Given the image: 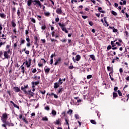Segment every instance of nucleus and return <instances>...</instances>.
<instances>
[{
    "mask_svg": "<svg viewBox=\"0 0 129 129\" xmlns=\"http://www.w3.org/2000/svg\"><path fill=\"white\" fill-rule=\"evenodd\" d=\"M9 115L10 114H7V113H4L2 114V116L1 117V120L3 122V123H7V120L8 118Z\"/></svg>",
    "mask_w": 129,
    "mask_h": 129,
    "instance_id": "1",
    "label": "nucleus"
},
{
    "mask_svg": "<svg viewBox=\"0 0 129 129\" xmlns=\"http://www.w3.org/2000/svg\"><path fill=\"white\" fill-rule=\"evenodd\" d=\"M32 63V59L29 58L28 60H26L25 62H23V65H26L27 68H30L31 64Z\"/></svg>",
    "mask_w": 129,
    "mask_h": 129,
    "instance_id": "2",
    "label": "nucleus"
},
{
    "mask_svg": "<svg viewBox=\"0 0 129 129\" xmlns=\"http://www.w3.org/2000/svg\"><path fill=\"white\" fill-rule=\"evenodd\" d=\"M28 86H29L28 85H24V87L23 86L21 87V90H22V91H23V92H24V93H25V94H28V92L26 90V89H28Z\"/></svg>",
    "mask_w": 129,
    "mask_h": 129,
    "instance_id": "3",
    "label": "nucleus"
},
{
    "mask_svg": "<svg viewBox=\"0 0 129 129\" xmlns=\"http://www.w3.org/2000/svg\"><path fill=\"white\" fill-rule=\"evenodd\" d=\"M32 79L34 80L38 81V80H40L41 79V76H37V74H35L34 75V76L32 78Z\"/></svg>",
    "mask_w": 129,
    "mask_h": 129,
    "instance_id": "4",
    "label": "nucleus"
},
{
    "mask_svg": "<svg viewBox=\"0 0 129 129\" xmlns=\"http://www.w3.org/2000/svg\"><path fill=\"white\" fill-rule=\"evenodd\" d=\"M40 1L39 0H33V6H36V7H38L39 5H40Z\"/></svg>",
    "mask_w": 129,
    "mask_h": 129,
    "instance_id": "5",
    "label": "nucleus"
},
{
    "mask_svg": "<svg viewBox=\"0 0 129 129\" xmlns=\"http://www.w3.org/2000/svg\"><path fill=\"white\" fill-rule=\"evenodd\" d=\"M53 123L55 125H58L59 124H61V119L58 118V119H56L55 120V121H54L53 122Z\"/></svg>",
    "mask_w": 129,
    "mask_h": 129,
    "instance_id": "6",
    "label": "nucleus"
},
{
    "mask_svg": "<svg viewBox=\"0 0 129 129\" xmlns=\"http://www.w3.org/2000/svg\"><path fill=\"white\" fill-rule=\"evenodd\" d=\"M61 60H62V58H61V57H58L57 59L56 60L54 63L55 66H57V65H58V64L60 63Z\"/></svg>",
    "mask_w": 129,
    "mask_h": 129,
    "instance_id": "7",
    "label": "nucleus"
},
{
    "mask_svg": "<svg viewBox=\"0 0 129 129\" xmlns=\"http://www.w3.org/2000/svg\"><path fill=\"white\" fill-rule=\"evenodd\" d=\"M56 13L57 15H62V9H61V8H57L56 10Z\"/></svg>",
    "mask_w": 129,
    "mask_h": 129,
    "instance_id": "8",
    "label": "nucleus"
},
{
    "mask_svg": "<svg viewBox=\"0 0 129 129\" xmlns=\"http://www.w3.org/2000/svg\"><path fill=\"white\" fill-rule=\"evenodd\" d=\"M34 0H28L27 1V6L28 7H31L32 6V4H33Z\"/></svg>",
    "mask_w": 129,
    "mask_h": 129,
    "instance_id": "9",
    "label": "nucleus"
},
{
    "mask_svg": "<svg viewBox=\"0 0 129 129\" xmlns=\"http://www.w3.org/2000/svg\"><path fill=\"white\" fill-rule=\"evenodd\" d=\"M13 90H14L15 92L16 93L20 92V91H21V90L18 87H14L13 88Z\"/></svg>",
    "mask_w": 129,
    "mask_h": 129,
    "instance_id": "10",
    "label": "nucleus"
},
{
    "mask_svg": "<svg viewBox=\"0 0 129 129\" xmlns=\"http://www.w3.org/2000/svg\"><path fill=\"white\" fill-rule=\"evenodd\" d=\"M62 91H64V88H62V86H61L57 90V93H58V94L60 93L61 94V93H62Z\"/></svg>",
    "mask_w": 129,
    "mask_h": 129,
    "instance_id": "11",
    "label": "nucleus"
},
{
    "mask_svg": "<svg viewBox=\"0 0 129 129\" xmlns=\"http://www.w3.org/2000/svg\"><path fill=\"white\" fill-rule=\"evenodd\" d=\"M34 40H35V42H34V44L36 45V46H38V41H39V38H38V37L37 36H34Z\"/></svg>",
    "mask_w": 129,
    "mask_h": 129,
    "instance_id": "12",
    "label": "nucleus"
},
{
    "mask_svg": "<svg viewBox=\"0 0 129 129\" xmlns=\"http://www.w3.org/2000/svg\"><path fill=\"white\" fill-rule=\"evenodd\" d=\"M60 87V84H59V83L58 82H55L54 83V88L55 89H57V88H58V87Z\"/></svg>",
    "mask_w": 129,
    "mask_h": 129,
    "instance_id": "13",
    "label": "nucleus"
},
{
    "mask_svg": "<svg viewBox=\"0 0 129 129\" xmlns=\"http://www.w3.org/2000/svg\"><path fill=\"white\" fill-rule=\"evenodd\" d=\"M40 81H41V80H37L36 82H32L31 83L32 84H34L35 86H37L40 84Z\"/></svg>",
    "mask_w": 129,
    "mask_h": 129,
    "instance_id": "14",
    "label": "nucleus"
},
{
    "mask_svg": "<svg viewBox=\"0 0 129 129\" xmlns=\"http://www.w3.org/2000/svg\"><path fill=\"white\" fill-rule=\"evenodd\" d=\"M4 55L6 59H9V58L10 57V56H9V54H8V52L7 51L4 52Z\"/></svg>",
    "mask_w": 129,
    "mask_h": 129,
    "instance_id": "15",
    "label": "nucleus"
},
{
    "mask_svg": "<svg viewBox=\"0 0 129 129\" xmlns=\"http://www.w3.org/2000/svg\"><path fill=\"white\" fill-rule=\"evenodd\" d=\"M50 69L49 68H48L47 69H46V68H44V72L46 74H49V72H50Z\"/></svg>",
    "mask_w": 129,
    "mask_h": 129,
    "instance_id": "16",
    "label": "nucleus"
},
{
    "mask_svg": "<svg viewBox=\"0 0 129 129\" xmlns=\"http://www.w3.org/2000/svg\"><path fill=\"white\" fill-rule=\"evenodd\" d=\"M20 68H21V72L23 73V74H25V67H24V64H22Z\"/></svg>",
    "mask_w": 129,
    "mask_h": 129,
    "instance_id": "17",
    "label": "nucleus"
},
{
    "mask_svg": "<svg viewBox=\"0 0 129 129\" xmlns=\"http://www.w3.org/2000/svg\"><path fill=\"white\" fill-rule=\"evenodd\" d=\"M81 58V56H80V55H77L75 57V60L76 61H79L80 60V58Z\"/></svg>",
    "mask_w": 129,
    "mask_h": 129,
    "instance_id": "18",
    "label": "nucleus"
},
{
    "mask_svg": "<svg viewBox=\"0 0 129 129\" xmlns=\"http://www.w3.org/2000/svg\"><path fill=\"white\" fill-rule=\"evenodd\" d=\"M117 96H118V95H117L116 92H113V99H115V98H116Z\"/></svg>",
    "mask_w": 129,
    "mask_h": 129,
    "instance_id": "19",
    "label": "nucleus"
},
{
    "mask_svg": "<svg viewBox=\"0 0 129 129\" xmlns=\"http://www.w3.org/2000/svg\"><path fill=\"white\" fill-rule=\"evenodd\" d=\"M90 58L93 60V61H95L96 59L95 58V56L93 54H91L89 55Z\"/></svg>",
    "mask_w": 129,
    "mask_h": 129,
    "instance_id": "20",
    "label": "nucleus"
},
{
    "mask_svg": "<svg viewBox=\"0 0 129 129\" xmlns=\"http://www.w3.org/2000/svg\"><path fill=\"white\" fill-rule=\"evenodd\" d=\"M0 17L2 18V19H6L7 15H6L5 13H0Z\"/></svg>",
    "mask_w": 129,
    "mask_h": 129,
    "instance_id": "21",
    "label": "nucleus"
},
{
    "mask_svg": "<svg viewBox=\"0 0 129 129\" xmlns=\"http://www.w3.org/2000/svg\"><path fill=\"white\" fill-rule=\"evenodd\" d=\"M58 26L60 27V28L62 29L64 28H65V25L64 24H61V23H58Z\"/></svg>",
    "mask_w": 129,
    "mask_h": 129,
    "instance_id": "22",
    "label": "nucleus"
},
{
    "mask_svg": "<svg viewBox=\"0 0 129 129\" xmlns=\"http://www.w3.org/2000/svg\"><path fill=\"white\" fill-rule=\"evenodd\" d=\"M73 112V110H72V109H69L67 112V113L68 114H70V115H71V114H72Z\"/></svg>",
    "mask_w": 129,
    "mask_h": 129,
    "instance_id": "23",
    "label": "nucleus"
},
{
    "mask_svg": "<svg viewBox=\"0 0 129 129\" xmlns=\"http://www.w3.org/2000/svg\"><path fill=\"white\" fill-rule=\"evenodd\" d=\"M57 83H59V85L63 84V79H61V78H60Z\"/></svg>",
    "mask_w": 129,
    "mask_h": 129,
    "instance_id": "24",
    "label": "nucleus"
},
{
    "mask_svg": "<svg viewBox=\"0 0 129 129\" xmlns=\"http://www.w3.org/2000/svg\"><path fill=\"white\" fill-rule=\"evenodd\" d=\"M17 15L18 17H20L21 16V11L20 10V8H18L17 12Z\"/></svg>",
    "mask_w": 129,
    "mask_h": 129,
    "instance_id": "25",
    "label": "nucleus"
},
{
    "mask_svg": "<svg viewBox=\"0 0 129 129\" xmlns=\"http://www.w3.org/2000/svg\"><path fill=\"white\" fill-rule=\"evenodd\" d=\"M41 120L43 121H48V117H47V116L43 117H42Z\"/></svg>",
    "mask_w": 129,
    "mask_h": 129,
    "instance_id": "26",
    "label": "nucleus"
},
{
    "mask_svg": "<svg viewBox=\"0 0 129 129\" xmlns=\"http://www.w3.org/2000/svg\"><path fill=\"white\" fill-rule=\"evenodd\" d=\"M11 25L13 28H15V27H16V26H17V24H16V23H15V22H14V21H11Z\"/></svg>",
    "mask_w": 129,
    "mask_h": 129,
    "instance_id": "27",
    "label": "nucleus"
},
{
    "mask_svg": "<svg viewBox=\"0 0 129 129\" xmlns=\"http://www.w3.org/2000/svg\"><path fill=\"white\" fill-rule=\"evenodd\" d=\"M78 98H79V97H75V102H76V101H77V102H81V99H79V100H78Z\"/></svg>",
    "mask_w": 129,
    "mask_h": 129,
    "instance_id": "28",
    "label": "nucleus"
},
{
    "mask_svg": "<svg viewBox=\"0 0 129 129\" xmlns=\"http://www.w3.org/2000/svg\"><path fill=\"white\" fill-rule=\"evenodd\" d=\"M51 114H52V115L55 116V115H56V114H57V112H56L55 111V110H52L51 111Z\"/></svg>",
    "mask_w": 129,
    "mask_h": 129,
    "instance_id": "29",
    "label": "nucleus"
},
{
    "mask_svg": "<svg viewBox=\"0 0 129 129\" xmlns=\"http://www.w3.org/2000/svg\"><path fill=\"white\" fill-rule=\"evenodd\" d=\"M112 73H113V71L110 72L109 74V75L110 76V78L111 80L112 81H113V80H114V79L112 78V77H111V75H110V74H112Z\"/></svg>",
    "mask_w": 129,
    "mask_h": 129,
    "instance_id": "30",
    "label": "nucleus"
},
{
    "mask_svg": "<svg viewBox=\"0 0 129 129\" xmlns=\"http://www.w3.org/2000/svg\"><path fill=\"white\" fill-rule=\"evenodd\" d=\"M23 121H24V122H25V123L26 124H28L29 123V121H28V120H27V119H26V118H22Z\"/></svg>",
    "mask_w": 129,
    "mask_h": 129,
    "instance_id": "31",
    "label": "nucleus"
},
{
    "mask_svg": "<svg viewBox=\"0 0 129 129\" xmlns=\"http://www.w3.org/2000/svg\"><path fill=\"white\" fill-rule=\"evenodd\" d=\"M28 92L29 95H31V96H34V93H33V92L31 91H29Z\"/></svg>",
    "mask_w": 129,
    "mask_h": 129,
    "instance_id": "32",
    "label": "nucleus"
},
{
    "mask_svg": "<svg viewBox=\"0 0 129 129\" xmlns=\"http://www.w3.org/2000/svg\"><path fill=\"white\" fill-rule=\"evenodd\" d=\"M21 41H20V45H22L23 44H25V43L26 42V41L24 39H22V38H21Z\"/></svg>",
    "mask_w": 129,
    "mask_h": 129,
    "instance_id": "33",
    "label": "nucleus"
},
{
    "mask_svg": "<svg viewBox=\"0 0 129 129\" xmlns=\"http://www.w3.org/2000/svg\"><path fill=\"white\" fill-rule=\"evenodd\" d=\"M111 14H112L113 16H117V13L115 12L114 11H111Z\"/></svg>",
    "mask_w": 129,
    "mask_h": 129,
    "instance_id": "34",
    "label": "nucleus"
},
{
    "mask_svg": "<svg viewBox=\"0 0 129 129\" xmlns=\"http://www.w3.org/2000/svg\"><path fill=\"white\" fill-rule=\"evenodd\" d=\"M117 92H118V94L119 96H122V93H121L120 90H118L117 91Z\"/></svg>",
    "mask_w": 129,
    "mask_h": 129,
    "instance_id": "35",
    "label": "nucleus"
},
{
    "mask_svg": "<svg viewBox=\"0 0 129 129\" xmlns=\"http://www.w3.org/2000/svg\"><path fill=\"white\" fill-rule=\"evenodd\" d=\"M90 122L91 123H92L93 124H96L97 122L96 121H95V120L92 119L90 120Z\"/></svg>",
    "mask_w": 129,
    "mask_h": 129,
    "instance_id": "36",
    "label": "nucleus"
},
{
    "mask_svg": "<svg viewBox=\"0 0 129 129\" xmlns=\"http://www.w3.org/2000/svg\"><path fill=\"white\" fill-rule=\"evenodd\" d=\"M66 124H67L68 126H69V120L65 119Z\"/></svg>",
    "mask_w": 129,
    "mask_h": 129,
    "instance_id": "37",
    "label": "nucleus"
},
{
    "mask_svg": "<svg viewBox=\"0 0 129 129\" xmlns=\"http://www.w3.org/2000/svg\"><path fill=\"white\" fill-rule=\"evenodd\" d=\"M75 2V3H80V1L79 0H72L71 1V3L73 5V4H74L73 2Z\"/></svg>",
    "mask_w": 129,
    "mask_h": 129,
    "instance_id": "38",
    "label": "nucleus"
},
{
    "mask_svg": "<svg viewBox=\"0 0 129 129\" xmlns=\"http://www.w3.org/2000/svg\"><path fill=\"white\" fill-rule=\"evenodd\" d=\"M26 40L27 41V42L28 43H30V36H27V37H26Z\"/></svg>",
    "mask_w": 129,
    "mask_h": 129,
    "instance_id": "39",
    "label": "nucleus"
},
{
    "mask_svg": "<svg viewBox=\"0 0 129 129\" xmlns=\"http://www.w3.org/2000/svg\"><path fill=\"white\" fill-rule=\"evenodd\" d=\"M44 15L45 16V17H49L50 13L49 12H45L44 13Z\"/></svg>",
    "mask_w": 129,
    "mask_h": 129,
    "instance_id": "40",
    "label": "nucleus"
},
{
    "mask_svg": "<svg viewBox=\"0 0 129 129\" xmlns=\"http://www.w3.org/2000/svg\"><path fill=\"white\" fill-rule=\"evenodd\" d=\"M62 31H63V32H66L67 34L68 33V31L67 30V29H66V28L64 27L63 28H62Z\"/></svg>",
    "mask_w": 129,
    "mask_h": 129,
    "instance_id": "41",
    "label": "nucleus"
},
{
    "mask_svg": "<svg viewBox=\"0 0 129 129\" xmlns=\"http://www.w3.org/2000/svg\"><path fill=\"white\" fill-rule=\"evenodd\" d=\"M37 19L38 20V21H41V19H42V16L40 15H37Z\"/></svg>",
    "mask_w": 129,
    "mask_h": 129,
    "instance_id": "42",
    "label": "nucleus"
},
{
    "mask_svg": "<svg viewBox=\"0 0 129 129\" xmlns=\"http://www.w3.org/2000/svg\"><path fill=\"white\" fill-rule=\"evenodd\" d=\"M30 20H31V22L32 23H34V24H35L36 20H35V19H34L33 18H30Z\"/></svg>",
    "mask_w": 129,
    "mask_h": 129,
    "instance_id": "43",
    "label": "nucleus"
},
{
    "mask_svg": "<svg viewBox=\"0 0 129 129\" xmlns=\"http://www.w3.org/2000/svg\"><path fill=\"white\" fill-rule=\"evenodd\" d=\"M61 115L63 116V117H65L66 116V111H63L61 113Z\"/></svg>",
    "mask_w": 129,
    "mask_h": 129,
    "instance_id": "44",
    "label": "nucleus"
},
{
    "mask_svg": "<svg viewBox=\"0 0 129 129\" xmlns=\"http://www.w3.org/2000/svg\"><path fill=\"white\" fill-rule=\"evenodd\" d=\"M75 117L76 119H79V115L76 114Z\"/></svg>",
    "mask_w": 129,
    "mask_h": 129,
    "instance_id": "45",
    "label": "nucleus"
},
{
    "mask_svg": "<svg viewBox=\"0 0 129 129\" xmlns=\"http://www.w3.org/2000/svg\"><path fill=\"white\" fill-rule=\"evenodd\" d=\"M55 53L54 52V53H52L51 56H50V58L51 59H53V57L55 56Z\"/></svg>",
    "mask_w": 129,
    "mask_h": 129,
    "instance_id": "46",
    "label": "nucleus"
},
{
    "mask_svg": "<svg viewBox=\"0 0 129 129\" xmlns=\"http://www.w3.org/2000/svg\"><path fill=\"white\" fill-rule=\"evenodd\" d=\"M87 79H90L92 78V75H88L87 76Z\"/></svg>",
    "mask_w": 129,
    "mask_h": 129,
    "instance_id": "47",
    "label": "nucleus"
},
{
    "mask_svg": "<svg viewBox=\"0 0 129 129\" xmlns=\"http://www.w3.org/2000/svg\"><path fill=\"white\" fill-rule=\"evenodd\" d=\"M44 109H45L46 110H50V107H49V106H47L45 107Z\"/></svg>",
    "mask_w": 129,
    "mask_h": 129,
    "instance_id": "48",
    "label": "nucleus"
},
{
    "mask_svg": "<svg viewBox=\"0 0 129 129\" xmlns=\"http://www.w3.org/2000/svg\"><path fill=\"white\" fill-rule=\"evenodd\" d=\"M41 29H42V30H45L46 29V25H42L41 27Z\"/></svg>",
    "mask_w": 129,
    "mask_h": 129,
    "instance_id": "49",
    "label": "nucleus"
},
{
    "mask_svg": "<svg viewBox=\"0 0 129 129\" xmlns=\"http://www.w3.org/2000/svg\"><path fill=\"white\" fill-rule=\"evenodd\" d=\"M2 126L3 127H5V128L7 129V121H6V123H4L2 124Z\"/></svg>",
    "mask_w": 129,
    "mask_h": 129,
    "instance_id": "50",
    "label": "nucleus"
},
{
    "mask_svg": "<svg viewBox=\"0 0 129 129\" xmlns=\"http://www.w3.org/2000/svg\"><path fill=\"white\" fill-rule=\"evenodd\" d=\"M60 41L62 42V43H65L67 42V39H62V40H60Z\"/></svg>",
    "mask_w": 129,
    "mask_h": 129,
    "instance_id": "51",
    "label": "nucleus"
},
{
    "mask_svg": "<svg viewBox=\"0 0 129 129\" xmlns=\"http://www.w3.org/2000/svg\"><path fill=\"white\" fill-rule=\"evenodd\" d=\"M13 106L16 107V108H18L19 109V108H20V107H19V106H18L17 104H14Z\"/></svg>",
    "mask_w": 129,
    "mask_h": 129,
    "instance_id": "52",
    "label": "nucleus"
},
{
    "mask_svg": "<svg viewBox=\"0 0 129 129\" xmlns=\"http://www.w3.org/2000/svg\"><path fill=\"white\" fill-rule=\"evenodd\" d=\"M39 92L41 93V94H45V93H46V90H44L43 91H40Z\"/></svg>",
    "mask_w": 129,
    "mask_h": 129,
    "instance_id": "53",
    "label": "nucleus"
},
{
    "mask_svg": "<svg viewBox=\"0 0 129 129\" xmlns=\"http://www.w3.org/2000/svg\"><path fill=\"white\" fill-rule=\"evenodd\" d=\"M50 65H52L53 64V58H50Z\"/></svg>",
    "mask_w": 129,
    "mask_h": 129,
    "instance_id": "54",
    "label": "nucleus"
},
{
    "mask_svg": "<svg viewBox=\"0 0 129 129\" xmlns=\"http://www.w3.org/2000/svg\"><path fill=\"white\" fill-rule=\"evenodd\" d=\"M32 73H36V72H37V69L36 68L34 69L32 71Z\"/></svg>",
    "mask_w": 129,
    "mask_h": 129,
    "instance_id": "55",
    "label": "nucleus"
},
{
    "mask_svg": "<svg viewBox=\"0 0 129 129\" xmlns=\"http://www.w3.org/2000/svg\"><path fill=\"white\" fill-rule=\"evenodd\" d=\"M89 25H90V26H93V22L92 21H89Z\"/></svg>",
    "mask_w": 129,
    "mask_h": 129,
    "instance_id": "56",
    "label": "nucleus"
},
{
    "mask_svg": "<svg viewBox=\"0 0 129 129\" xmlns=\"http://www.w3.org/2000/svg\"><path fill=\"white\" fill-rule=\"evenodd\" d=\"M82 17L84 20H85V19H87L88 18V16H82Z\"/></svg>",
    "mask_w": 129,
    "mask_h": 129,
    "instance_id": "57",
    "label": "nucleus"
},
{
    "mask_svg": "<svg viewBox=\"0 0 129 129\" xmlns=\"http://www.w3.org/2000/svg\"><path fill=\"white\" fill-rule=\"evenodd\" d=\"M51 34L52 35V37H55V31H52Z\"/></svg>",
    "mask_w": 129,
    "mask_h": 129,
    "instance_id": "58",
    "label": "nucleus"
},
{
    "mask_svg": "<svg viewBox=\"0 0 129 129\" xmlns=\"http://www.w3.org/2000/svg\"><path fill=\"white\" fill-rule=\"evenodd\" d=\"M12 12H13V13H15L16 12V8L15 7L12 8Z\"/></svg>",
    "mask_w": 129,
    "mask_h": 129,
    "instance_id": "59",
    "label": "nucleus"
},
{
    "mask_svg": "<svg viewBox=\"0 0 129 129\" xmlns=\"http://www.w3.org/2000/svg\"><path fill=\"white\" fill-rule=\"evenodd\" d=\"M73 68H74V67H73V66H70V67H69V69L72 70V69H73Z\"/></svg>",
    "mask_w": 129,
    "mask_h": 129,
    "instance_id": "60",
    "label": "nucleus"
},
{
    "mask_svg": "<svg viewBox=\"0 0 129 129\" xmlns=\"http://www.w3.org/2000/svg\"><path fill=\"white\" fill-rule=\"evenodd\" d=\"M113 33H116V32H117V29L114 28H114H113Z\"/></svg>",
    "mask_w": 129,
    "mask_h": 129,
    "instance_id": "61",
    "label": "nucleus"
},
{
    "mask_svg": "<svg viewBox=\"0 0 129 129\" xmlns=\"http://www.w3.org/2000/svg\"><path fill=\"white\" fill-rule=\"evenodd\" d=\"M99 12H100V13H101L102 11V8L101 7H99L98 9Z\"/></svg>",
    "mask_w": 129,
    "mask_h": 129,
    "instance_id": "62",
    "label": "nucleus"
},
{
    "mask_svg": "<svg viewBox=\"0 0 129 129\" xmlns=\"http://www.w3.org/2000/svg\"><path fill=\"white\" fill-rule=\"evenodd\" d=\"M111 49V45H108L107 47V50H110Z\"/></svg>",
    "mask_w": 129,
    "mask_h": 129,
    "instance_id": "63",
    "label": "nucleus"
},
{
    "mask_svg": "<svg viewBox=\"0 0 129 129\" xmlns=\"http://www.w3.org/2000/svg\"><path fill=\"white\" fill-rule=\"evenodd\" d=\"M125 57H127V58H129V54H127V53H125Z\"/></svg>",
    "mask_w": 129,
    "mask_h": 129,
    "instance_id": "64",
    "label": "nucleus"
}]
</instances>
